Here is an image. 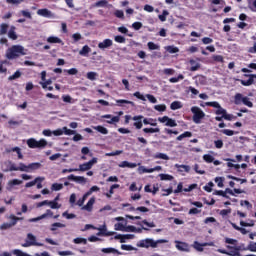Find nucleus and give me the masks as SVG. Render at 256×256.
<instances>
[{
    "label": "nucleus",
    "mask_w": 256,
    "mask_h": 256,
    "mask_svg": "<svg viewBox=\"0 0 256 256\" xmlns=\"http://www.w3.org/2000/svg\"><path fill=\"white\" fill-rule=\"evenodd\" d=\"M213 195H219L220 197H225L226 199H229V196H227L226 192L223 190H216L213 192Z\"/></svg>",
    "instance_id": "nucleus-58"
},
{
    "label": "nucleus",
    "mask_w": 256,
    "mask_h": 256,
    "mask_svg": "<svg viewBox=\"0 0 256 256\" xmlns=\"http://www.w3.org/2000/svg\"><path fill=\"white\" fill-rule=\"evenodd\" d=\"M181 107H183V105H181V102L179 101H174L170 105V109H172V111H177V109H181Z\"/></svg>",
    "instance_id": "nucleus-37"
},
{
    "label": "nucleus",
    "mask_w": 256,
    "mask_h": 256,
    "mask_svg": "<svg viewBox=\"0 0 256 256\" xmlns=\"http://www.w3.org/2000/svg\"><path fill=\"white\" fill-rule=\"evenodd\" d=\"M68 181H75L76 183H86L87 179L83 176H75L73 174L67 177Z\"/></svg>",
    "instance_id": "nucleus-15"
},
{
    "label": "nucleus",
    "mask_w": 256,
    "mask_h": 256,
    "mask_svg": "<svg viewBox=\"0 0 256 256\" xmlns=\"http://www.w3.org/2000/svg\"><path fill=\"white\" fill-rule=\"evenodd\" d=\"M215 183H217L218 187L223 188L225 183V178L224 177H216L214 179Z\"/></svg>",
    "instance_id": "nucleus-44"
},
{
    "label": "nucleus",
    "mask_w": 256,
    "mask_h": 256,
    "mask_svg": "<svg viewBox=\"0 0 256 256\" xmlns=\"http://www.w3.org/2000/svg\"><path fill=\"white\" fill-rule=\"evenodd\" d=\"M28 242H30V245L36 246V247H43V244L37 242V238L35 235L29 233L27 234Z\"/></svg>",
    "instance_id": "nucleus-14"
},
{
    "label": "nucleus",
    "mask_w": 256,
    "mask_h": 256,
    "mask_svg": "<svg viewBox=\"0 0 256 256\" xmlns=\"http://www.w3.org/2000/svg\"><path fill=\"white\" fill-rule=\"evenodd\" d=\"M21 77V71H16L13 75L9 76V81H15V79H19Z\"/></svg>",
    "instance_id": "nucleus-56"
},
{
    "label": "nucleus",
    "mask_w": 256,
    "mask_h": 256,
    "mask_svg": "<svg viewBox=\"0 0 256 256\" xmlns=\"http://www.w3.org/2000/svg\"><path fill=\"white\" fill-rule=\"evenodd\" d=\"M107 3H109L107 0H100L95 3V7H107Z\"/></svg>",
    "instance_id": "nucleus-62"
},
{
    "label": "nucleus",
    "mask_w": 256,
    "mask_h": 256,
    "mask_svg": "<svg viewBox=\"0 0 256 256\" xmlns=\"http://www.w3.org/2000/svg\"><path fill=\"white\" fill-rule=\"evenodd\" d=\"M97 72H88L86 77L89 81H97Z\"/></svg>",
    "instance_id": "nucleus-43"
},
{
    "label": "nucleus",
    "mask_w": 256,
    "mask_h": 256,
    "mask_svg": "<svg viewBox=\"0 0 256 256\" xmlns=\"http://www.w3.org/2000/svg\"><path fill=\"white\" fill-rule=\"evenodd\" d=\"M102 253H114L116 255H123V253L115 248H103Z\"/></svg>",
    "instance_id": "nucleus-31"
},
{
    "label": "nucleus",
    "mask_w": 256,
    "mask_h": 256,
    "mask_svg": "<svg viewBox=\"0 0 256 256\" xmlns=\"http://www.w3.org/2000/svg\"><path fill=\"white\" fill-rule=\"evenodd\" d=\"M147 47L150 51H156V50L161 49V47L159 45L155 44L154 42H148Z\"/></svg>",
    "instance_id": "nucleus-39"
},
{
    "label": "nucleus",
    "mask_w": 256,
    "mask_h": 256,
    "mask_svg": "<svg viewBox=\"0 0 256 256\" xmlns=\"http://www.w3.org/2000/svg\"><path fill=\"white\" fill-rule=\"evenodd\" d=\"M159 243H167V240L160 239L155 241L151 238H146V239L140 240L136 245L137 247H141L144 249H149V247H152V249H155L157 248V245H159Z\"/></svg>",
    "instance_id": "nucleus-3"
},
{
    "label": "nucleus",
    "mask_w": 256,
    "mask_h": 256,
    "mask_svg": "<svg viewBox=\"0 0 256 256\" xmlns=\"http://www.w3.org/2000/svg\"><path fill=\"white\" fill-rule=\"evenodd\" d=\"M143 133H145L146 135L148 134H152V133H159L161 131L160 128H143Z\"/></svg>",
    "instance_id": "nucleus-32"
},
{
    "label": "nucleus",
    "mask_w": 256,
    "mask_h": 256,
    "mask_svg": "<svg viewBox=\"0 0 256 256\" xmlns=\"http://www.w3.org/2000/svg\"><path fill=\"white\" fill-rule=\"evenodd\" d=\"M203 159L205 163H213V161H215V157H213L211 154H204Z\"/></svg>",
    "instance_id": "nucleus-41"
},
{
    "label": "nucleus",
    "mask_w": 256,
    "mask_h": 256,
    "mask_svg": "<svg viewBox=\"0 0 256 256\" xmlns=\"http://www.w3.org/2000/svg\"><path fill=\"white\" fill-rule=\"evenodd\" d=\"M142 173H154V171H161V166H156L154 168H141Z\"/></svg>",
    "instance_id": "nucleus-28"
},
{
    "label": "nucleus",
    "mask_w": 256,
    "mask_h": 256,
    "mask_svg": "<svg viewBox=\"0 0 256 256\" xmlns=\"http://www.w3.org/2000/svg\"><path fill=\"white\" fill-rule=\"evenodd\" d=\"M39 181H45L44 177H36L33 181H30L25 184L26 189H29V187H34V185H37Z\"/></svg>",
    "instance_id": "nucleus-20"
},
{
    "label": "nucleus",
    "mask_w": 256,
    "mask_h": 256,
    "mask_svg": "<svg viewBox=\"0 0 256 256\" xmlns=\"http://www.w3.org/2000/svg\"><path fill=\"white\" fill-rule=\"evenodd\" d=\"M155 111H159L163 113V111H167V106L165 104H158L154 106Z\"/></svg>",
    "instance_id": "nucleus-45"
},
{
    "label": "nucleus",
    "mask_w": 256,
    "mask_h": 256,
    "mask_svg": "<svg viewBox=\"0 0 256 256\" xmlns=\"http://www.w3.org/2000/svg\"><path fill=\"white\" fill-rule=\"evenodd\" d=\"M221 133H223V135H227V137H233V135L237 134V132L229 129H223L221 130Z\"/></svg>",
    "instance_id": "nucleus-49"
},
{
    "label": "nucleus",
    "mask_w": 256,
    "mask_h": 256,
    "mask_svg": "<svg viewBox=\"0 0 256 256\" xmlns=\"http://www.w3.org/2000/svg\"><path fill=\"white\" fill-rule=\"evenodd\" d=\"M161 181H173V176L169 174H160Z\"/></svg>",
    "instance_id": "nucleus-54"
},
{
    "label": "nucleus",
    "mask_w": 256,
    "mask_h": 256,
    "mask_svg": "<svg viewBox=\"0 0 256 256\" xmlns=\"http://www.w3.org/2000/svg\"><path fill=\"white\" fill-rule=\"evenodd\" d=\"M93 205H95V197L89 199L86 205L82 207L85 211H93Z\"/></svg>",
    "instance_id": "nucleus-18"
},
{
    "label": "nucleus",
    "mask_w": 256,
    "mask_h": 256,
    "mask_svg": "<svg viewBox=\"0 0 256 256\" xmlns=\"http://www.w3.org/2000/svg\"><path fill=\"white\" fill-rule=\"evenodd\" d=\"M234 104L235 105H245L246 107H249L250 109L253 108V102H251V98L247 96H243L241 93H236L234 96Z\"/></svg>",
    "instance_id": "nucleus-5"
},
{
    "label": "nucleus",
    "mask_w": 256,
    "mask_h": 256,
    "mask_svg": "<svg viewBox=\"0 0 256 256\" xmlns=\"http://www.w3.org/2000/svg\"><path fill=\"white\" fill-rule=\"evenodd\" d=\"M175 247L178 251H182L184 253H189L191 252V246L187 242L175 240Z\"/></svg>",
    "instance_id": "nucleus-10"
},
{
    "label": "nucleus",
    "mask_w": 256,
    "mask_h": 256,
    "mask_svg": "<svg viewBox=\"0 0 256 256\" xmlns=\"http://www.w3.org/2000/svg\"><path fill=\"white\" fill-rule=\"evenodd\" d=\"M122 251H135V247L132 245L122 244L121 245Z\"/></svg>",
    "instance_id": "nucleus-57"
},
{
    "label": "nucleus",
    "mask_w": 256,
    "mask_h": 256,
    "mask_svg": "<svg viewBox=\"0 0 256 256\" xmlns=\"http://www.w3.org/2000/svg\"><path fill=\"white\" fill-rule=\"evenodd\" d=\"M119 167H121V168L128 167V169H135V167H137V164L136 163H130L129 161H122L119 164Z\"/></svg>",
    "instance_id": "nucleus-22"
},
{
    "label": "nucleus",
    "mask_w": 256,
    "mask_h": 256,
    "mask_svg": "<svg viewBox=\"0 0 256 256\" xmlns=\"http://www.w3.org/2000/svg\"><path fill=\"white\" fill-rule=\"evenodd\" d=\"M9 30V25L2 23L0 25V35H7V31Z\"/></svg>",
    "instance_id": "nucleus-38"
},
{
    "label": "nucleus",
    "mask_w": 256,
    "mask_h": 256,
    "mask_svg": "<svg viewBox=\"0 0 256 256\" xmlns=\"http://www.w3.org/2000/svg\"><path fill=\"white\" fill-rule=\"evenodd\" d=\"M143 123L145 125H151V127H157V120L153 118H144Z\"/></svg>",
    "instance_id": "nucleus-25"
},
{
    "label": "nucleus",
    "mask_w": 256,
    "mask_h": 256,
    "mask_svg": "<svg viewBox=\"0 0 256 256\" xmlns=\"http://www.w3.org/2000/svg\"><path fill=\"white\" fill-rule=\"evenodd\" d=\"M227 113V110L223 109V107L220 106V108H217L215 114L216 115H222V117L224 118L225 115Z\"/></svg>",
    "instance_id": "nucleus-61"
},
{
    "label": "nucleus",
    "mask_w": 256,
    "mask_h": 256,
    "mask_svg": "<svg viewBox=\"0 0 256 256\" xmlns=\"http://www.w3.org/2000/svg\"><path fill=\"white\" fill-rule=\"evenodd\" d=\"M145 119V117L143 115H136L134 117H132V121L134 122V127L135 129H143V120Z\"/></svg>",
    "instance_id": "nucleus-12"
},
{
    "label": "nucleus",
    "mask_w": 256,
    "mask_h": 256,
    "mask_svg": "<svg viewBox=\"0 0 256 256\" xmlns=\"http://www.w3.org/2000/svg\"><path fill=\"white\" fill-rule=\"evenodd\" d=\"M97 161L98 159L94 157L90 161L80 164L79 168H77V171H82V172L89 171L93 169V165H95Z\"/></svg>",
    "instance_id": "nucleus-8"
},
{
    "label": "nucleus",
    "mask_w": 256,
    "mask_h": 256,
    "mask_svg": "<svg viewBox=\"0 0 256 256\" xmlns=\"http://www.w3.org/2000/svg\"><path fill=\"white\" fill-rule=\"evenodd\" d=\"M226 249H228V251L225 249L219 248L217 252L221 253L222 255H228V256H242L240 252L242 250L241 246L226 245Z\"/></svg>",
    "instance_id": "nucleus-4"
},
{
    "label": "nucleus",
    "mask_w": 256,
    "mask_h": 256,
    "mask_svg": "<svg viewBox=\"0 0 256 256\" xmlns=\"http://www.w3.org/2000/svg\"><path fill=\"white\" fill-rule=\"evenodd\" d=\"M116 103L119 105V107H123V104L132 105V106L135 105V103L133 101L124 100V99L116 100Z\"/></svg>",
    "instance_id": "nucleus-35"
},
{
    "label": "nucleus",
    "mask_w": 256,
    "mask_h": 256,
    "mask_svg": "<svg viewBox=\"0 0 256 256\" xmlns=\"http://www.w3.org/2000/svg\"><path fill=\"white\" fill-rule=\"evenodd\" d=\"M10 166L4 171L7 173L8 171H24L25 173H30V171H37V169H41V163L34 162L28 165H25L23 162L19 163V166H16L15 163L9 162Z\"/></svg>",
    "instance_id": "nucleus-1"
},
{
    "label": "nucleus",
    "mask_w": 256,
    "mask_h": 256,
    "mask_svg": "<svg viewBox=\"0 0 256 256\" xmlns=\"http://www.w3.org/2000/svg\"><path fill=\"white\" fill-rule=\"evenodd\" d=\"M244 251H251L252 253H256V242H250L247 248H244Z\"/></svg>",
    "instance_id": "nucleus-36"
},
{
    "label": "nucleus",
    "mask_w": 256,
    "mask_h": 256,
    "mask_svg": "<svg viewBox=\"0 0 256 256\" xmlns=\"http://www.w3.org/2000/svg\"><path fill=\"white\" fill-rule=\"evenodd\" d=\"M23 55H27V52H25V47L21 45H13L6 50V59H18Z\"/></svg>",
    "instance_id": "nucleus-2"
},
{
    "label": "nucleus",
    "mask_w": 256,
    "mask_h": 256,
    "mask_svg": "<svg viewBox=\"0 0 256 256\" xmlns=\"http://www.w3.org/2000/svg\"><path fill=\"white\" fill-rule=\"evenodd\" d=\"M212 59L216 63H223L225 61L222 55H214L212 56Z\"/></svg>",
    "instance_id": "nucleus-59"
},
{
    "label": "nucleus",
    "mask_w": 256,
    "mask_h": 256,
    "mask_svg": "<svg viewBox=\"0 0 256 256\" xmlns=\"http://www.w3.org/2000/svg\"><path fill=\"white\" fill-rule=\"evenodd\" d=\"M176 169H178L179 173H189L191 171V167L189 165H179V164H176L175 165Z\"/></svg>",
    "instance_id": "nucleus-19"
},
{
    "label": "nucleus",
    "mask_w": 256,
    "mask_h": 256,
    "mask_svg": "<svg viewBox=\"0 0 256 256\" xmlns=\"http://www.w3.org/2000/svg\"><path fill=\"white\" fill-rule=\"evenodd\" d=\"M213 187H215V184L213 182H208V185H205L203 189L207 193H211L213 191Z\"/></svg>",
    "instance_id": "nucleus-48"
},
{
    "label": "nucleus",
    "mask_w": 256,
    "mask_h": 256,
    "mask_svg": "<svg viewBox=\"0 0 256 256\" xmlns=\"http://www.w3.org/2000/svg\"><path fill=\"white\" fill-rule=\"evenodd\" d=\"M94 129L95 131H98V133H101L102 135L109 134V130L101 125L95 126Z\"/></svg>",
    "instance_id": "nucleus-29"
},
{
    "label": "nucleus",
    "mask_w": 256,
    "mask_h": 256,
    "mask_svg": "<svg viewBox=\"0 0 256 256\" xmlns=\"http://www.w3.org/2000/svg\"><path fill=\"white\" fill-rule=\"evenodd\" d=\"M12 253H13V255H16V256H31V255H29V254H27V253H25V252H23L19 249H14L12 251Z\"/></svg>",
    "instance_id": "nucleus-55"
},
{
    "label": "nucleus",
    "mask_w": 256,
    "mask_h": 256,
    "mask_svg": "<svg viewBox=\"0 0 256 256\" xmlns=\"http://www.w3.org/2000/svg\"><path fill=\"white\" fill-rule=\"evenodd\" d=\"M124 231H126V233H136L137 227L129 225L124 228Z\"/></svg>",
    "instance_id": "nucleus-52"
},
{
    "label": "nucleus",
    "mask_w": 256,
    "mask_h": 256,
    "mask_svg": "<svg viewBox=\"0 0 256 256\" xmlns=\"http://www.w3.org/2000/svg\"><path fill=\"white\" fill-rule=\"evenodd\" d=\"M191 112L193 113L192 120L194 123H196V125H199V123H201V120L205 119V112H203V110H201V108H199L198 106H193L191 108Z\"/></svg>",
    "instance_id": "nucleus-7"
},
{
    "label": "nucleus",
    "mask_w": 256,
    "mask_h": 256,
    "mask_svg": "<svg viewBox=\"0 0 256 256\" xmlns=\"http://www.w3.org/2000/svg\"><path fill=\"white\" fill-rule=\"evenodd\" d=\"M114 40L116 41V43H125V37H123L121 35L115 36Z\"/></svg>",
    "instance_id": "nucleus-64"
},
{
    "label": "nucleus",
    "mask_w": 256,
    "mask_h": 256,
    "mask_svg": "<svg viewBox=\"0 0 256 256\" xmlns=\"http://www.w3.org/2000/svg\"><path fill=\"white\" fill-rule=\"evenodd\" d=\"M166 51L171 54L179 53V49L176 46H167Z\"/></svg>",
    "instance_id": "nucleus-53"
},
{
    "label": "nucleus",
    "mask_w": 256,
    "mask_h": 256,
    "mask_svg": "<svg viewBox=\"0 0 256 256\" xmlns=\"http://www.w3.org/2000/svg\"><path fill=\"white\" fill-rule=\"evenodd\" d=\"M10 219H11V223H10L11 227L17 225V221H20V219L23 220V218H19L15 215H10Z\"/></svg>",
    "instance_id": "nucleus-51"
},
{
    "label": "nucleus",
    "mask_w": 256,
    "mask_h": 256,
    "mask_svg": "<svg viewBox=\"0 0 256 256\" xmlns=\"http://www.w3.org/2000/svg\"><path fill=\"white\" fill-rule=\"evenodd\" d=\"M96 235L97 237H111L115 235V232H107V226L104 225L102 228H99V232Z\"/></svg>",
    "instance_id": "nucleus-13"
},
{
    "label": "nucleus",
    "mask_w": 256,
    "mask_h": 256,
    "mask_svg": "<svg viewBox=\"0 0 256 256\" xmlns=\"http://www.w3.org/2000/svg\"><path fill=\"white\" fill-rule=\"evenodd\" d=\"M64 135H75L76 131L63 127Z\"/></svg>",
    "instance_id": "nucleus-63"
},
{
    "label": "nucleus",
    "mask_w": 256,
    "mask_h": 256,
    "mask_svg": "<svg viewBox=\"0 0 256 256\" xmlns=\"http://www.w3.org/2000/svg\"><path fill=\"white\" fill-rule=\"evenodd\" d=\"M22 184H23V180H19V179H13L8 182V185L10 187H15V185H22Z\"/></svg>",
    "instance_id": "nucleus-46"
},
{
    "label": "nucleus",
    "mask_w": 256,
    "mask_h": 256,
    "mask_svg": "<svg viewBox=\"0 0 256 256\" xmlns=\"http://www.w3.org/2000/svg\"><path fill=\"white\" fill-rule=\"evenodd\" d=\"M158 121L160 123H166V127H177V122L174 119L169 118V116L159 117Z\"/></svg>",
    "instance_id": "nucleus-11"
},
{
    "label": "nucleus",
    "mask_w": 256,
    "mask_h": 256,
    "mask_svg": "<svg viewBox=\"0 0 256 256\" xmlns=\"http://www.w3.org/2000/svg\"><path fill=\"white\" fill-rule=\"evenodd\" d=\"M73 243H75L76 245H81V243L83 245H87V239H85V238H75L73 240Z\"/></svg>",
    "instance_id": "nucleus-50"
},
{
    "label": "nucleus",
    "mask_w": 256,
    "mask_h": 256,
    "mask_svg": "<svg viewBox=\"0 0 256 256\" xmlns=\"http://www.w3.org/2000/svg\"><path fill=\"white\" fill-rule=\"evenodd\" d=\"M26 143L29 149H45V147H47V140L43 138L40 139L39 141H37V139L35 138H30L27 140Z\"/></svg>",
    "instance_id": "nucleus-6"
},
{
    "label": "nucleus",
    "mask_w": 256,
    "mask_h": 256,
    "mask_svg": "<svg viewBox=\"0 0 256 256\" xmlns=\"http://www.w3.org/2000/svg\"><path fill=\"white\" fill-rule=\"evenodd\" d=\"M6 153H17L18 159H23V153H21V148L17 146L13 148H7Z\"/></svg>",
    "instance_id": "nucleus-17"
},
{
    "label": "nucleus",
    "mask_w": 256,
    "mask_h": 256,
    "mask_svg": "<svg viewBox=\"0 0 256 256\" xmlns=\"http://www.w3.org/2000/svg\"><path fill=\"white\" fill-rule=\"evenodd\" d=\"M91 53V48L87 45L83 46L82 49L79 52V55H82L83 57L89 55Z\"/></svg>",
    "instance_id": "nucleus-33"
},
{
    "label": "nucleus",
    "mask_w": 256,
    "mask_h": 256,
    "mask_svg": "<svg viewBox=\"0 0 256 256\" xmlns=\"http://www.w3.org/2000/svg\"><path fill=\"white\" fill-rule=\"evenodd\" d=\"M241 227H254L255 222L253 220H249L248 222L240 221Z\"/></svg>",
    "instance_id": "nucleus-47"
},
{
    "label": "nucleus",
    "mask_w": 256,
    "mask_h": 256,
    "mask_svg": "<svg viewBox=\"0 0 256 256\" xmlns=\"http://www.w3.org/2000/svg\"><path fill=\"white\" fill-rule=\"evenodd\" d=\"M190 71H199L201 69V64L197 63L195 60H190Z\"/></svg>",
    "instance_id": "nucleus-27"
},
{
    "label": "nucleus",
    "mask_w": 256,
    "mask_h": 256,
    "mask_svg": "<svg viewBox=\"0 0 256 256\" xmlns=\"http://www.w3.org/2000/svg\"><path fill=\"white\" fill-rule=\"evenodd\" d=\"M187 137H193V133L186 131V132L180 134L179 136H177L176 141H183Z\"/></svg>",
    "instance_id": "nucleus-26"
},
{
    "label": "nucleus",
    "mask_w": 256,
    "mask_h": 256,
    "mask_svg": "<svg viewBox=\"0 0 256 256\" xmlns=\"http://www.w3.org/2000/svg\"><path fill=\"white\" fill-rule=\"evenodd\" d=\"M154 159H163L164 161H169V156L164 153H156Z\"/></svg>",
    "instance_id": "nucleus-40"
},
{
    "label": "nucleus",
    "mask_w": 256,
    "mask_h": 256,
    "mask_svg": "<svg viewBox=\"0 0 256 256\" xmlns=\"http://www.w3.org/2000/svg\"><path fill=\"white\" fill-rule=\"evenodd\" d=\"M65 227H66L65 224H63V223H61V222H56V223H53V224L51 225L50 231H57V228L63 229V228H65Z\"/></svg>",
    "instance_id": "nucleus-34"
},
{
    "label": "nucleus",
    "mask_w": 256,
    "mask_h": 256,
    "mask_svg": "<svg viewBox=\"0 0 256 256\" xmlns=\"http://www.w3.org/2000/svg\"><path fill=\"white\" fill-rule=\"evenodd\" d=\"M52 191H61L63 189V184L54 183L51 187Z\"/></svg>",
    "instance_id": "nucleus-60"
},
{
    "label": "nucleus",
    "mask_w": 256,
    "mask_h": 256,
    "mask_svg": "<svg viewBox=\"0 0 256 256\" xmlns=\"http://www.w3.org/2000/svg\"><path fill=\"white\" fill-rule=\"evenodd\" d=\"M38 15H41V17H49L51 15V11L47 8L39 9L37 11Z\"/></svg>",
    "instance_id": "nucleus-30"
},
{
    "label": "nucleus",
    "mask_w": 256,
    "mask_h": 256,
    "mask_svg": "<svg viewBox=\"0 0 256 256\" xmlns=\"http://www.w3.org/2000/svg\"><path fill=\"white\" fill-rule=\"evenodd\" d=\"M192 247L199 252H203V247H207V243L201 244L198 241H194Z\"/></svg>",
    "instance_id": "nucleus-24"
},
{
    "label": "nucleus",
    "mask_w": 256,
    "mask_h": 256,
    "mask_svg": "<svg viewBox=\"0 0 256 256\" xmlns=\"http://www.w3.org/2000/svg\"><path fill=\"white\" fill-rule=\"evenodd\" d=\"M8 37L9 39H12V41H17V32H15V26H12L10 30L8 31Z\"/></svg>",
    "instance_id": "nucleus-23"
},
{
    "label": "nucleus",
    "mask_w": 256,
    "mask_h": 256,
    "mask_svg": "<svg viewBox=\"0 0 256 256\" xmlns=\"http://www.w3.org/2000/svg\"><path fill=\"white\" fill-rule=\"evenodd\" d=\"M118 116H112L111 114H105L102 116V119H110L107 120L106 123L109 125H113V123H119L121 121V115H123V111L117 112Z\"/></svg>",
    "instance_id": "nucleus-9"
},
{
    "label": "nucleus",
    "mask_w": 256,
    "mask_h": 256,
    "mask_svg": "<svg viewBox=\"0 0 256 256\" xmlns=\"http://www.w3.org/2000/svg\"><path fill=\"white\" fill-rule=\"evenodd\" d=\"M182 79H185V76L183 74H179L178 77H172L169 79L170 83H179V81H182Z\"/></svg>",
    "instance_id": "nucleus-42"
},
{
    "label": "nucleus",
    "mask_w": 256,
    "mask_h": 256,
    "mask_svg": "<svg viewBox=\"0 0 256 256\" xmlns=\"http://www.w3.org/2000/svg\"><path fill=\"white\" fill-rule=\"evenodd\" d=\"M47 43H50V44L58 43V44L63 45V40H61V38H59L57 36H49L47 38Z\"/></svg>",
    "instance_id": "nucleus-21"
},
{
    "label": "nucleus",
    "mask_w": 256,
    "mask_h": 256,
    "mask_svg": "<svg viewBox=\"0 0 256 256\" xmlns=\"http://www.w3.org/2000/svg\"><path fill=\"white\" fill-rule=\"evenodd\" d=\"M113 46V40L105 39L103 42L98 44L99 49H109V47Z\"/></svg>",
    "instance_id": "nucleus-16"
}]
</instances>
